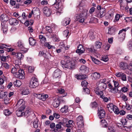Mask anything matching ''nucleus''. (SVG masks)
Returning <instances> with one entry per match:
<instances>
[{
  "instance_id": "f257e3e1",
  "label": "nucleus",
  "mask_w": 132,
  "mask_h": 132,
  "mask_svg": "<svg viewBox=\"0 0 132 132\" xmlns=\"http://www.w3.org/2000/svg\"><path fill=\"white\" fill-rule=\"evenodd\" d=\"M79 11L81 12L80 14H76V20L78 21L80 23L84 22V20L87 18L88 15L87 13L88 11L86 9H84V8L81 6H79Z\"/></svg>"
},
{
  "instance_id": "f03ea898",
  "label": "nucleus",
  "mask_w": 132,
  "mask_h": 132,
  "mask_svg": "<svg viewBox=\"0 0 132 132\" xmlns=\"http://www.w3.org/2000/svg\"><path fill=\"white\" fill-rule=\"evenodd\" d=\"M96 85L97 87L95 89L96 93L98 95H103V91L106 89V84L97 82Z\"/></svg>"
},
{
  "instance_id": "7ed1b4c3",
  "label": "nucleus",
  "mask_w": 132,
  "mask_h": 132,
  "mask_svg": "<svg viewBox=\"0 0 132 132\" xmlns=\"http://www.w3.org/2000/svg\"><path fill=\"white\" fill-rule=\"evenodd\" d=\"M62 65V66L63 68H67L70 69H72L75 67V63L69 60L66 61L62 60L61 62Z\"/></svg>"
},
{
  "instance_id": "20e7f679",
  "label": "nucleus",
  "mask_w": 132,
  "mask_h": 132,
  "mask_svg": "<svg viewBox=\"0 0 132 132\" xmlns=\"http://www.w3.org/2000/svg\"><path fill=\"white\" fill-rule=\"evenodd\" d=\"M39 85L38 79L35 77H32L30 80L29 87L31 88H35Z\"/></svg>"
},
{
  "instance_id": "39448f33",
  "label": "nucleus",
  "mask_w": 132,
  "mask_h": 132,
  "mask_svg": "<svg viewBox=\"0 0 132 132\" xmlns=\"http://www.w3.org/2000/svg\"><path fill=\"white\" fill-rule=\"evenodd\" d=\"M56 2L54 3V5L56 9H57V15L61 13L63 9V6L62 5L61 1L60 0H58L57 1L56 0Z\"/></svg>"
},
{
  "instance_id": "423d86ee",
  "label": "nucleus",
  "mask_w": 132,
  "mask_h": 132,
  "mask_svg": "<svg viewBox=\"0 0 132 132\" xmlns=\"http://www.w3.org/2000/svg\"><path fill=\"white\" fill-rule=\"evenodd\" d=\"M26 106H21V107L16 111V114L18 117L22 116L25 114L24 109Z\"/></svg>"
},
{
  "instance_id": "0eeeda50",
  "label": "nucleus",
  "mask_w": 132,
  "mask_h": 132,
  "mask_svg": "<svg viewBox=\"0 0 132 132\" xmlns=\"http://www.w3.org/2000/svg\"><path fill=\"white\" fill-rule=\"evenodd\" d=\"M76 122L77 125L80 128L83 127L84 126V121L82 116H79L77 118Z\"/></svg>"
},
{
  "instance_id": "6e6552de",
  "label": "nucleus",
  "mask_w": 132,
  "mask_h": 132,
  "mask_svg": "<svg viewBox=\"0 0 132 132\" xmlns=\"http://www.w3.org/2000/svg\"><path fill=\"white\" fill-rule=\"evenodd\" d=\"M18 72L15 75V77L20 79H24L25 78V73L24 70L21 69L18 70Z\"/></svg>"
},
{
  "instance_id": "1a4fd4ad",
  "label": "nucleus",
  "mask_w": 132,
  "mask_h": 132,
  "mask_svg": "<svg viewBox=\"0 0 132 132\" xmlns=\"http://www.w3.org/2000/svg\"><path fill=\"white\" fill-rule=\"evenodd\" d=\"M129 28V27H128L125 29H123L119 31L118 33L119 37L122 38V40L125 38L126 35L125 32Z\"/></svg>"
},
{
  "instance_id": "9d476101",
  "label": "nucleus",
  "mask_w": 132,
  "mask_h": 132,
  "mask_svg": "<svg viewBox=\"0 0 132 132\" xmlns=\"http://www.w3.org/2000/svg\"><path fill=\"white\" fill-rule=\"evenodd\" d=\"M98 115L99 118L101 119L104 118L105 115L104 110L102 108H98Z\"/></svg>"
},
{
  "instance_id": "9b49d317",
  "label": "nucleus",
  "mask_w": 132,
  "mask_h": 132,
  "mask_svg": "<svg viewBox=\"0 0 132 132\" xmlns=\"http://www.w3.org/2000/svg\"><path fill=\"white\" fill-rule=\"evenodd\" d=\"M62 72L59 69L55 70L54 71L53 76L54 78H60L62 74Z\"/></svg>"
},
{
  "instance_id": "f8f14e48",
  "label": "nucleus",
  "mask_w": 132,
  "mask_h": 132,
  "mask_svg": "<svg viewBox=\"0 0 132 132\" xmlns=\"http://www.w3.org/2000/svg\"><path fill=\"white\" fill-rule=\"evenodd\" d=\"M77 48L76 51V52L77 53L80 54L84 53L85 50L83 48L82 45L79 44L77 47Z\"/></svg>"
},
{
  "instance_id": "ddd939ff",
  "label": "nucleus",
  "mask_w": 132,
  "mask_h": 132,
  "mask_svg": "<svg viewBox=\"0 0 132 132\" xmlns=\"http://www.w3.org/2000/svg\"><path fill=\"white\" fill-rule=\"evenodd\" d=\"M37 97L40 100L42 101L45 100L46 98L48 97V96L47 94L43 95L41 94H36Z\"/></svg>"
},
{
  "instance_id": "4468645a",
  "label": "nucleus",
  "mask_w": 132,
  "mask_h": 132,
  "mask_svg": "<svg viewBox=\"0 0 132 132\" xmlns=\"http://www.w3.org/2000/svg\"><path fill=\"white\" fill-rule=\"evenodd\" d=\"M43 11L45 14L47 16H49L51 14V12L49 8L47 7L43 8Z\"/></svg>"
},
{
  "instance_id": "2eb2a0df",
  "label": "nucleus",
  "mask_w": 132,
  "mask_h": 132,
  "mask_svg": "<svg viewBox=\"0 0 132 132\" xmlns=\"http://www.w3.org/2000/svg\"><path fill=\"white\" fill-rule=\"evenodd\" d=\"M9 22L10 24L11 25H16L18 23V21L13 18H10L9 19Z\"/></svg>"
},
{
  "instance_id": "dca6fc26",
  "label": "nucleus",
  "mask_w": 132,
  "mask_h": 132,
  "mask_svg": "<svg viewBox=\"0 0 132 132\" xmlns=\"http://www.w3.org/2000/svg\"><path fill=\"white\" fill-rule=\"evenodd\" d=\"M9 46L7 45L4 44H0V49H4V48L6 49V50L8 52H10L12 51L13 50V49L11 48H8L7 47H8Z\"/></svg>"
},
{
  "instance_id": "f3484780",
  "label": "nucleus",
  "mask_w": 132,
  "mask_h": 132,
  "mask_svg": "<svg viewBox=\"0 0 132 132\" xmlns=\"http://www.w3.org/2000/svg\"><path fill=\"white\" fill-rule=\"evenodd\" d=\"M113 81L114 82V87L113 89H111V92L113 93H116L117 91V90L118 89L117 87L118 86L119 84L118 82L114 80H113Z\"/></svg>"
},
{
  "instance_id": "a211bd4d",
  "label": "nucleus",
  "mask_w": 132,
  "mask_h": 132,
  "mask_svg": "<svg viewBox=\"0 0 132 132\" xmlns=\"http://www.w3.org/2000/svg\"><path fill=\"white\" fill-rule=\"evenodd\" d=\"M60 100L57 98H55L53 100V102L52 103L53 106L55 108L58 107L60 104Z\"/></svg>"
},
{
  "instance_id": "6ab92c4d",
  "label": "nucleus",
  "mask_w": 132,
  "mask_h": 132,
  "mask_svg": "<svg viewBox=\"0 0 132 132\" xmlns=\"http://www.w3.org/2000/svg\"><path fill=\"white\" fill-rule=\"evenodd\" d=\"M45 55V53H44V52L43 51H40L39 54V56H45V58L47 59H49L51 58V55L50 54L48 53V54H47L46 55Z\"/></svg>"
},
{
  "instance_id": "aec40b11",
  "label": "nucleus",
  "mask_w": 132,
  "mask_h": 132,
  "mask_svg": "<svg viewBox=\"0 0 132 132\" xmlns=\"http://www.w3.org/2000/svg\"><path fill=\"white\" fill-rule=\"evenodd\" d=\"M119 66L121 69L125 70L127 68L128 64L126 62H121L120 63Z\"/></svg>"
},
{
  "instance_id": "412c9836",
  "label": "nucleus",
  "mask_w": 132,
  "mask_h": 132,
  "mask_svg": "<svg viewBox=\"0 0 132 132\" xmlns=\"http://www.w3.org/2000/svg\"><path fill=\"white\" fill-rule=\"evenodd\" d=\"M102 45V43L101 42L96 41L95 43V46H94V50L96 51L98 49L100 48Z\"/></svg>"
},
{
  "instance_id": "4be33fe9",
  "label": "nucleus",
  "mask_w": 132,
  "mask_h": 132,
  "mask_svg": "<svg viewBox=\"0 0 132 132\" xmlns=\"http://www.w3.org/2000/svg\"><path fill=\"white\" fill-rule=\"evenodd\" d=\"M60 47L61 48L56 50V52L58 53H60L62 51H64L66 50H67V48H68V47L67 48L66 47H65V45L64 44H63L62 45H60Z\"/></svg>"
},
{
  "instance_id": "5701e85b",
  "label": "nucleus",
  "mask_w": 132,
  "mask_h": 132,
  "mask_svg": "<svg viewBox=\"0 0 132 132\" xmlns=\"http://www.w3.org/2000/svg\"><path fill=\"white\" fill-rule=\"evenodd\" d=\"M39 42L40 43H44L46 40V38L43 35H40L39 36Z\"/></svg>"
},
{
  "instance_id": "b1692460",
  "label": "nucleus",
  "mask_w": 132,
  "mask_h": 132,
  "mask_svg": "<svg viewBox=\"0 0 132 132\" xmlns=\"http://www.w3.org/2000/svg\"><path fill=\"white\" fill-rule=\"evenodd\" d=\"M8 19V17L6 15L2 14L0 16V20L2 22H6L7 21Z\"/></svg>"
},
{
  "instance_id": "393cba45",
  "label": "nucleus",
  "mask_w": 132,
  "mask_h": 132,
  "mask_svg": "<svg viewBox=\"0 0 132 132\" xmlns=\"http://www.w3.org/2000/svg\"><path fill=\"white\" fill-rule=\"evenodd\" d=\"M92 79L94 80L97 79L99 78L100 77V74L97 72H95L92 75Z\"/></svg>"
},
{
  "instance_id": "a878e982",
  "label": "nucleus",
  "mask_w": 132,
  "mask_h": 132,
  "mask_svg": "<svg viewBox=\"0 0 132 132\" xmlns=\"http://www.w3.org/2000/svg\"><path fill=\"white\" fill-rule=\"evenodd\" d=\"M80 69V70L82 71V72L86 73H87L88 72V68L85 65H82Z\"/></svg>"
},
{
  "instance_id": "bb28decb",
  "label": "nucleus",
  "mask_w": 132,
  "mask_h": 132,
  "mask_svg": "<svg viewBox=\"0 0 132 132\" xmlns=\"http://www.w3.org/2000/svg\"><path fill=\"white\" fill-rule=\"evenodd\" d=\"M7 92L1 91L0 93V98L4 99L7 97Z\"/></svg>"
},
{
  "instance_id": "cd10ccee",
  "label": "nucleus",
  "mask_w": 132,
  "mask_h": 132,
  "mask_svg": "<svg viewBox=\"0 0 132 132\" xmlns=\"http://www.w3.org/2000/svg\"><path fill=\"white\" fill-rule=\"evenodd\" d=\"M70 21V19L68 17H66L62 21V23L65 26L69 24Z\"/></svg>"
},
{
  "instance_id": "c85d7f7f",
  "label": "nucleus",
  "mask_w": 132,
  "mask_h": 132,
  "mask_svg": "<svg viewBox=\"0 0 132 132\" xmlns=\"http://www.w3.org/2000/svg\"><path fill=\"white\" fill-rule=\"evenodd\" d=\"M29 42L30 45L32 46H34L36 43V40L32 37L29 38Z\"/></svg>"
},
{
  "instance_id": "c756f323",
  "label": "nucleus",
  "mask_w": 132,
  "mask_h": 132,
  "mask_svg": "<svg viewBox=\"0 0 132 132\" xmlns=\"http://www.w3.org/2000/svg\"><path fill=\"white\" fill-rule=\"evenodd\" d=\"M114 11L113 10H110L109 11V14L108 16H106V19L108 18H110L112 17H113L114 15Z\"/></svg>"
},
{
  "instance_id": "7c9ffc66",
  "label": "nucleus",
  "mask_w": 132,
  "mask_h": 132,
  "mask_svg": "<svg viewBox=\"0 0 132 132\" xmlns=\"http://www.w3.org/2000/svg\"><path fill=\"white\" fill-rule=\"evenodd\" d=\"M101 125L103 127H108V124L105 120L102 119L101 121Z\"/></svg>"
},
{
  "instance_id": "2f4dec72",
  "label": "nucleus",
  "mask_w": 132,
  "mask_h": 132,
  "mask_svg": "<svg viewBox=\"0 0 132 132\" xmlns=\"http://www.w3.org/2000/svg\"><path fill=\"white\" fill-rule=\"evenodd\" d=\"M25 104V102L24 101L23 99H20L18 101L17 103L16 104V106L18 107L19 106L21 105H22L21 106H25L24 105Z\"/></svg>"
},
{
  "instance_id": "473e14b6",
  "label": "nucleus",
  "mask_w": 132,
  "mask_h": 132,
  "mask_svg": "<svg viewBox=\"0 0 132 132\" xmlns=\"http://www.w3.org/2000/svg\"><path fill=\"white\" fill-rule=\"evenodd\" d=\"M115 30V28L113 27L109 28L108 30V33L110 35H112L114 34Z\"/></svg>"
},
{
  "instance_id": "72a5a7b5",
  "label": "nucleus",
  "mask_w": 132,
  "mask_h": 132,
  "mask_svg": "<svg viewBox=\"0 0 132 132\" xmlns=\"http://www.w3.org/2000/svg\"><path fill=\"white\" fill-rule=\"evenodd\" d=\"M115 105H114L112 103H111L108 104L107 105V108L108 109L110 112H112V110Z\"/></svg>"
},
{
  "instance_id": "f704fd0d",
  "label": "nucleus",
  "mask_w": 132,
  "mask_h": 132,
  "mask_svg": "<svg viewBox=\"0 0 132 132\" xmlns=\"http://www.w3.org/2000/svg\"><path fill=\"white\" fill-rule=\"evenodd\" d=\"M105 10H101L97 14V17L98 18H101L103 17L104 15V11Z\"/></svg>"
},
{
  "instance_id": "c9c22d12",
  "label": "nucleus",
  "mask_w": 132,
  "mask_h": 132,
  "mask_svg": "<svg viewBox=\"0 0 132 132\" xmlns=\"http://www.w3.org/2000/svg\"><path fill=\"white\" fill-rule=\"evenodd\" d=\"M12 112L9 109H5L4 110V113L6 116H9L12 113Z\"/></svg>"
},
{
  "instance_id": "e433bc0d",
  "label": "nucleus",
  "mask_w": 132,
  "mask_h": 132,
  "mask_svg": "<svg viewBox=\"0 0 132 132\" xmlns=\"http://www.w3.org/2000/svg\"><path fill=\"white\" fill-rule=\"evenodd\" d=\"M10 57V56L9 55L7 56L2 55L1 57V60L3 62L7 61Z\"/></svg>"
},
{
  "instance_id": "4c0bfd02",
  "label": "nucleus",
  "mask_w": 132,
  "mask_h": 132,
  "mask_svg": "<svg viewBox=\"0 0 132 132\" xmlns=\"http://www.w3.org/2000/svg\"><path fill=\"white\" fill-rule=\"evenodd\" d=\"M13 84L16 87H19L21 85V82L19 80H16L14 82Z\"/></svg>"
},
{
  "instance_id": "58836bf2",
  "label": "nucleus",
  "mask_w": 132,
  "mask_h": 132,
  "mask_svg": "<svg viewBox=\"0 0 132 132\" xmlns=\"http://www.w3.org/2000/svg\"><path fill=\"white\" fill-rule=\"evenodd\" d=\"M61 111L63 113L66 112L68 111V107L67 106L65 105L60 109Z\"/></svg>"
},
{
  "instance_id": "ea45409f",
  "label": "nucleus",
  "mask_w": 132,
  "mask_h": 132,
  "mask_svg": "<svg viewBox=\"0 0 132 132\" xmlns=\"http://www.w3.org/2000/svg\"><path fill=\"white\" fill-rule=\"evenodd\" d=\"M18 68H16L15 67L12 68L11 70V72L15 76V75L17 73Z\"/></svg>"
},
{
  "instance_id": "a19ab883",
  "label": "nucleus",
  "mask_w": 132,
  "mask_h": 132,
  "mask_svg": "<svg viewBox=\"0 0 132 132\" xmlns=\"http://www.w3.org/2000/svg\"><path fill=\"white\" fill-rule=\"evenodd\" d=\"M17 46L18 48H22L23 47V44L21 40H19L17 43Z\"/></svg>"
},
{
  "instance_id": "79ce46f5",
  "label": "nucleus",
  "mask_w": 132,
  "mask_h": 132,
  "mask_svg": "<svg viewBox=\"0 0 132 132\" xmlns=\"http://www.w3.org/2000/svg\"><path fill=\"white\" fill-rule=\"evenodd\" d=\"M128 48L130 51H132V40L129 41L128 43Z\"/></svg>"
},
{
  "instance_id": "37998d69",
  "label": "nucleus",
  "mask_w": 132,
  "mask_h": 132,
  "mask_svg": "<svg viewBox=\"0 0 132 132\" xmlns=\"http://www.w3.org/2000/svg\"><path fill=\"white\" fill-rule=\"evenodd\" d=\"M29 93V89L27 88H24L23 90L22 91V94L24 95L28 94Z\"/></svg>"
},
{
  "instance_id": "c03bdc74",
  "label": "nucleus",
  "mask_w": 132,
  "mask_h": 132,
  "mask_svg": "<svg viewBox=\"0 0 132 132\" xmlns=\"http://www.w3.org/2000/svg\"><path fill=\"white\" fill-rule=\"evenodd\" d=\"M119 97L121 98L125 101H127L128 100L126 96L123 93L120 95Z\"/></svg>"
},
{
  "instance_id": "a18cd8bd",
  "label": "nucleus",
  "mask_w": 132,
  "mask_h": 132,
  "mask_svg": "<svg viewBox=\"0 0 132 132\" xmlns=\"http://www.w3.org/2000/svg\"><path fill=\"white\" fill-rule=\"evenodd\" d=\"M91 58L92 61H93L95 64H98L100 63V61L96 59L95 58L92 56H91Z\"/></svg>"
},
{
  "instance_id": "49530a36",
  "label": "nucleus",
  "mask_w": 132,
  "mask_h": 132,
  "mask_svg": "<svg viewBox=\"0 0 132 132\" xmlns=\"http://www.w3.org/2000/svg\"><path fill=\"white\" fill-rule=\"evenodd\" d=\"M24 56L20 53H17L16 55V58L18 59H23Z\"/></svg>"
},
{
  "instance_id": "de8ad7c7",
  "label": "nucleus",
  "mask_w": 132,
  "mask_h": 132,
  "mask_svg": "<svg viewBox=\"0 0 132 132\" xmlns=\"http://www.w3.org/2000/svg\"><path fill=\"white\" fill-rule=\"evenodd\" d=\"M112 111H113L115 113L117 114H118L119 112L118 108L115 105L112 110Z\"/></svg>"
},
{
  "instance_id": "09e8293b",
  "label": "nucleus",
  "mask_w": 132,
  "mask_h": 132,
  "mask_svg": "<svg viewBox=\"0 0 132 132\" xmlns=\"http://www.w3.org/2000/svg\"><path fill=\"white\" fill-rule=\"evenodd\" d=\"M88 84V82L85 80H83L81 82V85L83 87H86Z\"/></svg>"
},
{
  "instance_id": "8fccbe9b",
  "label": "nucleus",
  "mask_w": 132,
  "mask_h": 132,
  "mask_svg": "<svg viewBox=\"0 0 132 132\" xmlns=\"http://www.w3.org/2000/svg\"><path fill=\"white\" fill-rule=\"evenodd\" d=\"M45 29L46 30V31L49 33H51L52 32V30L51 27L49 26H46Z\"/></svg>"
},
{
  "instance_id": "3c124183",
  "label": "nucleus",
  "mask_w": 132,
  "mask_h": 132,
  "mask_svg": "<svg viewBox=\"0 0 132 132\" xmlns=\"http://www.w3.org/2000/svg\"><path fill=\"white\" fill-rule=\"evenodd\" d=\"M90 39L91 40L93 39L94 38V33L92 31L90 32L88 34Z\"/></svg>"
},
{
  "instance_id": "603ef678",
  "label": "nucleus",
  "mask_w": 132,
  "mask_h": 132,
  "mask_svg": "<svg viewBox=\"0 0 132 132\" xmlns=\"http://www.w3.org/2000/svg\"><path fill=\"white\" fill-rule=\"evenodd\" d=\"M3 99L4 102L5 104H7L10 103V99L8 98V97H7Z\"/></svg>"
},
{
  "instance_id": "864d4df0",
  "label": "nucleus",
  "mask_w": 132,
  "mask_h": 132,
  "mask_svg": "<svg viewBox=\"0 0 132 132\" xmlns=\"http://www.w3.org/2000/svg\"><path fill=\"white\" fill-rule=\"evenodd\" d=\"M100 96V97L103 99V101L106 102H108L109 101V99L107 97H106L105 96L103 95H99Z\"/></svg>"
},
{
  "instance_id": "5fc2aeb1",
  "label": "nucleus",
  "mask_w": 132,
  "mask_h": 132,
  "mask_svg": "<svg viewBox=\"0 0 132 132\" xmlns=\"http://www.w3.org/2000/svg\"><path fill=\"white\" fill-rule=\"evenodd\" d=\"M98 20V19L94 17H91L90 18V22L92 23H95Z\"/></svg>"
},
{
  "instance_id": "6e6d98bb",
  "label": "nucleus",
  "mask_w": 132,
  "mask_h": 132,
  "mask_svg": "<svg viewBox=\"0 0 132 132\" xmlns=\"http://www.w3.org/2000/svg\"><path fill=\"white\" fill-rule=\"evenodd\" d=\"M115 130L114 127L109 126L108 132H115Z\"/></svg>"
},
{
  "instance_id": "4d7b16f0",
  "label": "nucleus",
  "mask_w": 132,
  "mask_h": 132,
  "mask_svg": "<svg viewBox=\"0 0 132 132\" xmlns=\"http://www.w3.org/2000/svg\"><path fill=\"white\" fill-rule=\"evenodd\" d=\"M87 50L89 52H93L96 51L94 50V46H92L90 48H86Z\"/></svg>"
},
{
  "instance_id": "13d9d810",
  "label": "nucleus",
  "mask_w": 132,
  "mask_h": 132,
  "mask_svg": "<svg viewBox=\"0 0 132 132\" xmlns=\"http://www.w3.org/2000/svg\"><path fill=\"white\" fill-rule=\"evenodd\" d=\"M61 125H62V122H60L56 125V128L58 129H60L61 128Z\"/></svg>"
},
{
  "instance_id": "bf43d9fd",
  "label": "nucleus",
  "mask_w": 132,
  "mask_h": 132,
  "mask_svg": "<svg viewBox=\"0 0 132 132\" xmlns=\"http://www.w3.org/2000/svg\"><path fill=\"white\" fill-rule=\"evenodd\" d=\"M2 66L6 69H8L9 68L10 66L7 63H4L2 64Z\"/></svg>"
},
{
  "instance_id": "052dcab7",
  "label": "nucleus",
  "mask_w": 132,
  "mask_h": 132,
  "mask_svg": "<svg viewBox=\"0 0 132 132\" xmlns=\"http://www.w3.org/2000/svg\"><path fill=\"white\" fill-rule=\"evenodd\" d=\"M90 106L92 108H95L97 106V104L96 102H94L91 103L90 104Z\"/></svg>"
},
{
  "instance_id": "680f3d73",
  "label": "nucleus",
  "mask_w": 132,
  "mask_h": 132,
  "mask_svg": "<svg viewBox=\"0 0 132 132\" xmlns=\"http://www.w3.org/2000/svg\"><path fill=\"white\" fill-rule=\"evenodd\" d=\"M44 45L45 46L47 47L49 49L52 48L53 47V46L50 45L48 43L46 42L45 43Z\"/></svg>"
},
{
  "instance_id": "e2e57ef3",
  "label": "nucleus",
  "mask_w": 132,
  "mask_h": 132,
  "mask_svg": "<svg viewBox=\"0 0 132 132\" xmlns=\"http://www.w3.org/2000/svg\"><path fill=\"white\" fill-rule=\"evenodd\" d=\"M83 91L85 93L88 94L89 93L90 91L89 89L88 88H83Z\"/></svg>"
},
{
  "instance_id": "0e129e2a",
  "label": "nucleus",
  "mask_w": 132,
  "mask_h": 132,
  "mask_svg": "<svg viewBox=\"0 0 132 132\" xmlns=\"http://www.w3.org/2000/svg\"><path fill=\"white\" fill-rule=\"evenodd\" d=\"M33 23V22L32 21L30 22L28 21L27 20L26 22L24 23V24L26 26H28L29 24H30L31 25H32Z\"/></svg>"
},
{
  "instance_id": "69168bd1",
  "label": "nucleus",
  "mask_w": 132,
  "mask_h": 132,
  "mask_svg": "<svg viewBox=\"0 0 132 132\" xmlns=\"http://www.w3.org/2000/svg\"><path fill=\"white\" fill-rule=\"evenodd\" d=\"M28 71L29 72H33L34 70V67L32 66H29L28 68Z\"/></svg>"
},
{
  "instance_id": "338daca9",
  "label": "nucleus",
  "mask_w": 132,
  "mask_h": 132,
  "mask_svg": "<svg viewBox=\"0 0 132 132\" xmlns=\"http://www.w3.org/2000/svg\"><path fill=\"white\" fill-rule=\"evenodd\" d=\"M120 18V15L118 14H116V15L115 18V20L114 22H116V21H119V18Z\"/></svg>"
},
{
  "instance_id": "774afa93",
  "label": "nucleus",
  "mask_w": 132,
  "mask_h": 132,
  "mask_svg": "<svg viewBox=\"0 0 132 132\" xmlns=\"http://www.w3.org/2000/svg\"><path fill=\"white\" fill-rule=\"evenodd\" d=\"M110 44H108L107 45L106 44L105 46L104 45H103V47L105 50H108L110 48Z\"/></svg>"
}]
</instances>
